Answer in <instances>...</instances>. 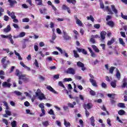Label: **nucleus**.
Masks as SVG:
<instances>
[{
    "label": "nucleus",
    "instance_id": "obj_1",
    "mask_svg": "<svg viewBox=\"0 0 127 127\" xmlns=\"http://www.w3.org/2000/svg\"><path fill=\"white\" fill-rule=\"evenodd\" d=\"M16 76L19 77V80H23L24 82H28L29 79L26 77V75L22 74V72L19 71L18 69L16 70L15 72Z\"/></svg>",
    "mask_w": 127,
    "mask_h": 127
},
{
    "label": "nucleus",
    "instance_id": "obj_2",
    "mask_svg": "<svg viewBox=\"0 0 127 127\" xmlns=\"http://www.w3.org/2000/svg\"><path fill=\"white\" fill-rule=\"evenodd\" d=\"M3 104H4V107H5V114L3 115V118H8V116H11V112L9 111V107H8V104H7V102L4 101L3 102Z\"/></svg>",
    "mask_w": 127,
    "mask_h": 127
},
{
    "label": "nucleus",
    "instance_id": "obj_3",
    "mask_svg": "<svg viewBox=\"0 0 127 127\" xmlns=\"http://www.w3.org/2000/svg\"><path fill=\"white\" fill-rule=\"evenodd\" d=\"M36 96L38 97V99L40 100V101H42V100H46V97L44 94L42 93L41 90L40 89H38L36 92Z\"/></svg>",
    "mask_w": 127,
    "mask_h": 127
},
{
    "label": "nucleus",
    "instance_id": "obj_4",
    "mask_svg": "<svg viewBox=\"0 0 127 127\" xmlns=\"http://www.w3.org/2000/svg\"><path fill=\"white\" fill-rule=\"evenodd\" d=\"M7 57H4L1 60V63L2 64V66L4 69H6V67H7V65H9L10 62L8 60H6Z\"/></svg>",
    "mask_w": 127,
    "mask_h": 127
},
{
    "label": "nucleus",
    "instance_id": "obj_5",
    "mask_svg": "<svg viewBox=\"0 0 127 127\" xmlns=\"http://www.w3.org/2000/svg\"><path fill=\"white\" fill-rule=\"evenodd\" d=\"M67 74H71V75H75L76 74V70L73 67H69L66 71Z\"/></svg>",
    "mask_w": 127,
    "mask_h": 127
},
{
    "label": "nucleus",
    "instance_id": "obj_6",
    "mask_svg": "<svg viewBox=\"0 0 127 127\" xmlns=\"http://www.w3.org/2000/svg\"><path fill=\"white\" fill-rule=\"evenodd\" d=\"M77 66L79 68H81L82 71H85L86 70V67H85V65L83 63L81 62H77Z\"/></svg>",
    "mask_w": 127,
    "mask_h": 127
},
{
    "label": "nucleus",
    "instance_id": "obj_7",
    "mask_svg": "<svg viewBox=\"0 0 127 127\" xmlns=\"http://www.w3.org/2000/svg\"><path fill=\"white\" fill-rule=\"evenodd\" d=\"M107 35V32L104 31H102L100 33L101 41L103 42L104 40L106 39V36Z\"/></svg>",
    "mask_w": 127,
    "mask_h": 127
},
{
    "label": "nucleus",
    "instance_id": "obj_8",
    "mask_svg": "<svg viewBox=\"0 0 127 127\" xmlns=\"http://www.w3.org/2000/svg\"><path fill=\"white\" fill-rule=\"evenodd\" d=\"M76 50L79 52V53H82V54H84V55H87L88 54V52H87V51L84 49H80L78 47L76 48Z\"/></svg>",
    "mask_w": 127,
    "mask_h": 127
},
{
    "label": "nucleus",
    "instance_id": "obj_9",
    "mask_svg": "<svg viewBox=\"0 0 127 127\" xmlns=\"http://www.w3.org/2000/svg\"><path fill=\"white\" fill-rule=\"evenodd\" d=\"M74 17L76 20V24H78V25H79V26H82V25H83V23H82V21L81 20H80V19H79V18H78L77 15H74Z\"/></svg>",
    "mask_w": 127,
    "mask_h": 127
},
{
    "label": "nucleus",
    "instance_id": "obj_10",
    "mask_svg": "<svg viewBox=\"0 0 127 127\" xmlns=\"http://www.w3.org/2000/svg\"><path fill=\"white\" fill-rule=\"evenodd\" d=\"M47 90H49L50 92H52V93H53L54 94H56L57 95H58V92H57L51 86L48 85L47 86Z\"/></svg>",
    "mask_w": 127,
    "mask_h": 127
},
{
    "label": "nucleus",
    "instance_id": "obj_11",
    "mask_svg": "<svg viewBox=\"0 0 127 127\" xmlns=\"http://www.w3.org/2000/svg\"><path fill=\"white\" fill-rule=\"evenodd\" d=\"M7 13L9 16H10L12 19H13V18H16V16H15L14 12H12L11 13H10V11H9V10H7Z\"/></svg>",
    "mask_w": 127,
    "mask_h": 127
},
{
    "label": "nucleus",
    "instance_id": "obj_12",
    "mask_svg": "<svg viewBox=\"0 0 127 127\" xmlns=\"http://www.w3.org/2000/svg\"><path fill=\"white\" fill-rule=\"evenodd\" d=\"M8 1L9 3V5L11 6V7L17 3V1L15 0H8Z\"/></svg>",
    "mask_w": 127,
    "mask_h": 127
},
{
    "label": "nucleus",
    "instance_id": "obj_13",
    "mask_svg": "<svg viewBox=\"0 0 127 127\" xmlns=\"http://www.w3.org/2000/svg\"><path fill=\"white\" fill-rule=\"evenodd\" d=\"M11 30V27H10V25H8L6 28L3 29V31L5 33H7L8 32H9Z\"/></svg>",
    "mask_w": 127,
    "mask_h": 127
},
{
    "label": "nucleus",
    "instance_id": "obj_14",
    "mask_svg": "<svg viewBox=\"0 0 127 127\" xmlns=\"http://www.w3.org/2000/svg\"><path fill=\"white\" fill-rule=\"evenodd\" d=\"M64 36L63 38L65 40H69V39H71V37L68 35L66 32H64Z\"/></svg>",
    "mask_w": 127,
    "mask_h": 127
},
{
    "label": "nucleus",
    "instance_id": "obj_15",
    "mask_svg": "<svg viewBox=\"0 0 127 127\" xmlns=\"http://www.w3.org/2000/svg\"><path fill=\"white\" fill-rule=\"evenodd\" d=\"M11 86V84L8 83L6 81H4L2 83V87H5L6 88H10Z\"/></svg>",
    "mask_w": 127,
    "mask_h": 127
},
{
    "label": "nucleus",
    "instance_id": "obj_16",
    "mask_svg": "<svg viewBox=\"0 0 127 127\" xmlns=\"http://www.w3.org/2000/svg\"><path fill=\"white\" fill-rule=\"evenodd\" d=\"M116 41V39L114 37H112L110 41H108L107 42V45L110 46V45H112L114 42Z\"/></svg>",
    "mask_w": 127,
    "mask_h": 127
},
{
    "label": "nucleus",
    "instance_id": "obj_17",
    "mask_svg": "<svg viewBox=\"0 0 127 127\" xmlns=\"http://www.w3.org/2000/svg\"><path fill=\"white\" fill-rule=\"evenodd\" d=\"M89 81L90 83H91L92 86H93L94 87H97L98 85H97V82H96V80L95 79L90 78Z\"/></svg>",
    "mask_w": 127,
    "mask_h": 127
},
{
    "label": "nucleus",
    "instance_id": "obj_18",
    "mask_svg": "<svg viewBox=\"0 0 127 127\" xmlns=\"http://www.w3.org/2000/svg\"><path fill=\"white\" fill-rule=\"evenodd\" d=\"M73 56L75 58H79L80 57V55L78 54V52L76 50H73L72 51Z\"/></svg>",
    "mask_w": 127,
    "mask_h": 127
},
{
    "label": "nucleus",
    "instance_id": "obj_19",
    "mask_svg": "<svg viewBox=\"0 0 127 127\" xmlns=\"http://www.w3.org/2000/svg\"><path fill=\"white\" fill-rule=\"evenodd\" d=\"M87 90L89 92L90 95L91 96H96V92L94 90L91 89L90 88H88Z\"/></svg>",
    "mask_w": 127,
    "mask_h": 127
},
{
    "label": "nucleus",
    "instance_id": "obj_20",
    "mask_svg": "<svg viewBox=\"0 0 127 127\" xmlns=\"http://www.w3.org/2000/svg\"><path fill=\"white\" fill-rule=\"evenodd\" d=\"M120 44L122 45L124 47H126V43L124 41V40L122 38H119Z\"/></svg>",
    "mask_w": 127,
    "mask_h": 127
},
{
    "label": "nucleus",
    "instance_id": "obj_21",
    "mask_svg": "<svg viewBox=\"0 0 127 127\" xmlns=\"http://www.w3.org/2000/svg\"><path fill=\"white\" fill-rule=\"evenodd\" d=\"M111 8L115 14H118V9L116 8L115 5H111Z\"/></svg>",
    "mask_w": 127,
    "mask_h": 127
},
{
    "label": "nucleus",
    "instance_id": "obj_22",
    "mask_svg": "<svg viewBox=\"0 0 127 127\" xmlns=\"http://www.w3.org/2000/svg\"><path fill=\"white\" fill-rule=\"evenodd\" d=\"M107 25L111 27H114L115 26V23L113 21H109L107 22Z\"/></svg>",
    "mask_w": 127,
    "mask_h": 127
},
{
    "label": "nucleus",
    "instance_id": "obj_23",
    "mask_svg": "<svg viewBox=\"0 0 127 127\" xmlns=\"http://www.w3.org/2000/svg\"><path fill=\"white\" fill-rule=\"evenodd\" d=\"M39 11L41 14H45L46 13V11H47V9L45 7L43 8V9L40 8L39 9Z\"/></svg>",
    "mask_w": 127,
    "mask_h": 127
},
{
    "label": "nucleus",
    "instance_id": "obj_24",
    "mask_svg": "<svg viewBox=\"0 0 127 127\" xmlns=\"http://www.w3.org/2000/svg\"><path fill=\"white\" fill-rule=\"evenodd\" d=\"M92 48L94 50L95 52H97V53H99L100 52V50L98 49V47L95 45L91 46Z\"/></svg>",
    "mask_w": 127,
    "mask_h": 127
},
{
    "label": "nucleus",
    "instance_id": "obj_25",
    "mask_svg": "<svg viewBox=\"0 0 127 127\" xmlns=\"http://www.w3.org/2000/svg\"><path fill=\"white\" fill-rule=\"evenodd\" d=\"M35 1L37 5H43L42 0H35Z\"/></svg>",
    "mask_w": 127,
    "mask_h": 127
},
{
    "label": "nucleus",
    "instance_id": "obj_26",
    "mask_svg": "<svg viewBox=\"0 0 127 127\" xmlns=\"http://www.w3.org/2000/svg\"><path fill=\"white\" fill-rule=\"evenodd\" d=\"M111 86L112 88H116V87H117V80L111 81Z\"/></svg>",
    "mask_w": 127,
    "mask_h": 127
},
{
    "label": "nucleus",
    "instance_id": "obj_27",
    "mask_svg": "<svg viewBox=\"0 0 127 127\" xmlns=\"http://www.w3.org/2000/svg\"><path fill=\"white\" fill-rule=\"evenodd\" d=\"M116 78H117V79L118 80H120L121 79V73L120 72V71L117 69L116 71Z\"/></svg>",
    "mask_w": 127,
    "mask_h": 127
},
{
    "label": "nucleus",
    "instance_id": "obj_28",
    "mask_svg": "<svg viewBox=\"0 0 127 127\" xmlns=\"http://www.w3.org/2000/svg\"><path fill=\"white\" fill-rule=\"evenodd\" d=\"M91 121V125L93 127H95V118L94 117H92L90 118Z\"/></svg>",
    "mask_w": 127,
    "mask_h": 127
},
{
    "label": "nucleus",
    "instance_id": "obj_29",
    "mask_svg": "<svg viewBox=\"0 0 127 127\" xmlns=\"http://www.w3.org/2000/svg\"><path fill=\"white\" fill-rule=\"evenodd\" d=\"M105 9L108 11V14H114V12H112V10L110 9L109 6H107L105 7Z\"/></svg>",
    "mask_w": 127,
    "mask_h": 127
},
{
    "label": "nucleus",
    "instance_id": "obj_30",
    "mask_svg": "<svg viewBox=\"0 0 127 127\" xmlns=\"http://www.w3.org/2000/svg\"><path fill=\"white\" fill-rule=\"evenodd\" d=\"M68 107H69V108H74V106H76V102H73V104L71 103H68L67 104Z\"/></svg>",
    "mask_w": 127,
    "mask_h": 127
},
{
    "label": "nucleus",
    "instance_id": "obj_31",
    "mask_svg": "<svg viewBox=\"0 0 127 127\" xmlns=\"http://www.w3.org/2000/svg\"><path fill=\"white\" fill-rule=\"evenodd\" d=\"M118 114L120 116H124V115H126V111H125L124 110H121L119 111Z\"/></svg>",
    "mask_w": 127,
    "mask_h": 127
},
{
    "label": "nucleus",
    "instance_id": "obj_32",
    "mask_svg": "<svg viewBox=\"0 0 127 127\" xmlns=\"http://www.w3.org/2000/svg\"><path fill=\"white\" fill-rule=\"evenodd\" d=\"M85 106L88 110H90V109H91V108L93 107V104L92 103H88Z\"/></svg>",
    "mask_w": 127,
    "mask_h": 127
},
{
    "label": "nucleus",
    "instance_id": "obj_33",
    "mask_svg": "<svg viewBox=\"0 0 127 127\" xmlns=\"http://www.w3.org/2000/svg\"><path fill=\"white\" fill-rule=\"evenodd\" d=\"M116 69V67L115 66H111L109 69V73L110 74H113L114 73V70Z\"/></svg>",
    "mask_w": 127,
    "mask_h": 127
},
{
    "label": "nucleus",
    "instance_id": "obj_34",
    "mask_svg": "<svg viewBox=\"0 0 127 127\" xmlns=\"http://www.w3.org/2000/svg\"><path fill=\"white\" fill-rule=\"evenodd\" d=\"M118 106L119 108H126V106L125 105V103H119L118 105Z\"/></svg>",
    "mask_w": 127,
    "mask_h": 127
},
{
    "label": "nucleus",
    "instance_id": "obj_35",
    "mask_svg": "<svg viewBox=\"0 0 127 127\" xmlns=\"http://www.w3.org/2000/svg\"><path fill=\"white\" fill-rule=\"evenodd\" d=\"M64 125L65 127H70V123L67 122L66 121V119H64Z\"/></svg>",
    "mask_w": 127,
    "mask_h": 127
},
{
    "label": "nucleus",
    "instance_id": "obj_36",
    "mask_svg": "<svg viewBox=\"0 0 127 127\" xmlns=\"http://www.w3.org/2000/svg\"><path fill=\"white\" fill-rule=\"evenodd\" d=\"M25 32H22L21 33H20V34L18 35H19V37L20 38H21L22 37H24V36H25Z\"/></svg>",
    "mask_w": 127,
    "mask_h": 127
},
{
    "label": "nucleus",
    "instance_id": "obj_37",
    "mask_svg": "<svg viewBox=\"0 0 127 127\" xmlns=\"http://www.w3.org/2000/svg\"><path fill=\"white\" fill-rule=\"evenodd\" d=\"M66 1L68 2V3H72V4L76 3V0H66Z\"/></svg>",
    "mask_w": 127,
    "mask_h": 127
},
{
    "label": "nucleus",
    "instance_id": "obj_38",
    "mask_svg": "<svg viewBox=\"0 0 127 127\" xmlns=\"http://www.w3.org/2000/svg\"><path fill=\"white\" fill-rule=\"evenodd\" d=\"M42 125L44 127H48L49 126V122L48 121H45L42 122Z\"/></svg>",
    "mask_w": 127,
    "mask_h": 127
},
{
    "label": "nucleus",
    "instance_id": "obj_39",
    "mask_svg": "<svg viewBox=\"0 0 127 127\" xmlns=\"http://www.w3.org/2000/svg\"><path fill=\"white\" fill-rule=\"evenodd\" d=\"M86 18L87 20H90V19L91 21L94 22V17H93V16L92 15H90V16H87Z\"/></svg>",
    "mask_w": 127,
    "mask_h": 127
},
{
    "label": "nucleus",
    "instance_id": "obj_40",
    "mask_svg": "<svg viewBox=\"0 0 127 127\" xmlns=\"http://www.w3.org/2000/svg\"><path fill=\"white\" fill-rule=\"evenodd\" d=\"M42 113L40 115V117H44L45 116V110L44 109H41Z\"/></svg>",
    "mask_w": 127,
    "mask_h": 127
},
{
    "label": "nucleus",
    "instance_id": "obj_41",
    "mask_svg": "<svg viewBox=\"0 0 127 127\" xmlns=\"http://www.w3.org/2000/svg\"><path fill=\"white\" fill-rule=\"evenodd\" d=\"M14 94H15L17 96H21L22 94L21 92L18 91H14L13 92Z\"/></svg>",
    "mask_w": 127,
    "mask_h": 127
},
{
    "label": "nucleus",
    "instance_id": "obj_42",
    "mask_svg": "<svg viewBox=\"0 0 127 127\" xmlns=\"http://www.w3.org/2000/svg\"><path fill=\"white\" fill-rule=\"evenodd\" d=\"M72 80V78H65L64 79V82H70Z\"/></svg>",
    "mask_w": 127,
    "mask_h": 127
},
{
    "label": "nucleus",
    "instance_id": "obj_43",
    "mask_svg": "<svg viewBox=\"0 0 127 127\" xmlns=\"http://www.w3.org/2000/svg\"><path fill=\"white\" fill-rule=\"evenodd\" d=\"M8 39L10 40L11 44H14V41H13V40L12 39V36H11V35L10 36V37H9Z\"/></svg>",
    "mask_w": 127,
    "mask_h": 127
},
{
    "label": "nucleus",
    "instance_id": "obj_44",
    "mask_svg": "<svg viewBox=\"0 0 127 127\" xmlns=\"http://www.w3.org/2000/svg\"><path fill=\"white\" fill-rule=\"evenodd\" d=\"M11 34L7 35H1V37L2 38H9Z\"/></svg>",
    "mask_w": 127,
    "mask_h": 127
},
{
    "label": "nucleus",
    "instance_id": "obj_45",
    "mask_svg": "<svg viewBox=\"0 0 127 127\" xmlns=\"http://www.w3.org/2000/svg\"><path fill=\"white\" fill-rule=\"evenodd\" d=\"M11 125L12 127H16V121H13L11 123Z\"/></svg>",
    "mask_w": 127,
    "mask_h": 127
},
{
    "label": "nucleus",
    "instance_id": "obj_46",
    "mask_svg": "<svg viewBox=\"0 0 127 127\" xmlns=\"http://www.w3.org/2000/svg\"><path fill=\"white\" fill-rule=\"evenodd\" d=\"M101 87L104 89H107V84L105 82H102L101 84Z\"/></svg>",
    "mask_w": 127,
    "mask_h": 127
},
{
    "label": "nucleus",
    "instance_id": "obj_47",
    "mask_svg": "<svg viewBox=\"0 0 127 127\" xmlns=\"http://www.w3.org/2000/svg\"><path fill=\"white\" fill-rule=\"evenodd\" d=\"M49 115H52L53 116H55V114H54V111L52 109H50L48 112Z\"/></svg>",
    "mask_w": 127,
    "mask_h": 127
},
{
    "label": "nucleus",
    "instance_id": "obj_48",
    "mask_svg": "<svg viewBox=\"0 0 127 127\" xmlns=\"http://www.w3.org/2000/svg\"><path fill=\"white\" fill-rule=\"evenodd\" d=\"M75 79L76 80H81L82 79V76H78L77 75H74Z\"/></svg>",
    "mask_w": 127,
    "mask_h": 127
},
{
    "label": "nucleus",
    "instance_id": "obj_49",
    "mask_svg": "<svg viewBox=\"0 0 127 127\" xmlns=\"http://www.w3.org/2000/svg\"><path fill=\"white\" fill-rule=\"evenodd\" d=\"M2 122L6 126H8V121L6 119H2Z\"/></svg>",
    "mask_w": 127,
    "mask_h": 127
},
{
    "label": "nucleus",
    "instance_id": "obj_50",
    "mask_svg": "<svg viewBox=\"0 0 127 127\" xmlns=\"http://www.w3.org/2000/svg\"><path fill=\"white\" fill-rule=\"evenodd\" d=\"M22 22H29V18H25L22 19Z\"/></svg>",
    "mask_w": 127,
    "mask_h": 127
},
{
    "label": "nucleus",
    "instance_id": "obj_51",
    "mask_svg": "<svg viewBox=\"0 0 127 127\" xmlns=\"http://www.w3.org/2000/svg\"><path fill=\"white\" fill-rule=\"evenodd\" d=\"M90 42L93 44H95V43H96V40H95V39L92 37L90 39Z\"/></svg>",
    "mask_w": 127,
    "mask_h": 127
},
{
    "label": "nucleus",
    "instance_id": "obj_52",
    "mask_svg": "<svg viewBox=\"0 0 127 127\" xmlns=\"http://www.w3.org/2000/svg\"><path fill=\"white\" fill-rule=\"evenodd\" d=\"M100 8H102V9H104V8H105V5L104 4V3H103V2H100Z\"/></svg>",
    "mask_w": 127,
    "mask_h": 127
},
{
    "label": "nucleus",
    "instance_id": "obj_53",
    "mask_svg": "<svg viewBox=\"0 0 127 127\" xmlns=\"http://www.w3.org/2000/svg\"><path fill=\"white\" fill-rule=\"evenodd\" d=\"M121 17H122L123 19H126V20H127V16L124 15L123 12H121Z\"/></svg>",
    "mask_w": 127,
    "mask_h": 127
},
{
    "label": "nucleus",
    "instance_id": "obj_54",
    "mask_svg": "<svg viewBox=\"0 0 127 127\" xmlns=\"http://www.w3.org/2000/svg\"><path fill=\"white\" fill-rule=\"evenodd\" d=\"M39 108H41V110L42 109H44V103H41L39 105Z\"/></svg>",
    "mask_w": 127,
    "mask_h": 127
},
{
    "label": "nucleus",
    "instance_id": "obj_55",
    "mask_svg": "<svg viewBox=\"0 0 127 127\" xmlns=\"http://www.w3.org/2000/svg\"><path fill=\"white\" fill-rule=\"evenodd\" d=\"M107 123L108 125H109V127H112V124H111V119H110V118L107 119Z\"/></svg>",
    "mask_w": 127,
    "mask_h": 127
},
{
    "label": "nucleus",
    "instance_id": "obj_56",
    "mask_svg": "<svg viewBox=\"0 0 127 127\" xmlns=\"http://www.w3.org/2000/svg\"><path fill=\"white\" fill-rule=\"evenodd\" d=\"M9 20V17L6 15L4 16V20L5 21H8Z\"/></svg>",
    "mask_w": 127,
    "mask_h": 127
},
{
    "label": "nucleus",
    "instance_id": "obj_57",
    "mask_svg": "<svg viewBox=\"0 0 127 127\" xmlns=\"http://www.w3.org/2000/svg\"><path fill=\"white\" fill-rule=\"evenodd\" d=\"M67 8H68V7L65 4L63 5L62 7V8L63 10H66Z\"/></svg>",
    "mask_w": 127,
    "mask_h": 127
},
{
    "label": "nucleus",
    "instance_id": "obj_58",
    "mask_svg": "<svg viewBox=\"0 0 127 127\" xmlns=\"http://www.w3.org/2000/svg\"><path fill=\"white\" fill-rule=\"evenodd\" d=\"M34 64L35 65L36 67H37V68L39 67V65L38 64V62L37 61V60H35Z\"/></svg>",
    "mask_w": 127,
    "mask_h": 127
},
{
    "label": "nucleus",
    "instance_id": "obj_59",
    "mask_svg": "<svg viewBox=\"0 0 127 127\" xmlns=\"http://www.w3.org/2000/svg\"><path fill=\"white\" fill-rule=\"evenodd\" d=\"M122 88H127V82H123V85H121Z\"/></svg>",
    "mask_w": 127,
    "mask_h": 127
},
{
    "label": "nucleus",
    "instance_id": "obj_60",
    "mask_svg": "<svg viewBox=\"0 0 127 127\" xmlns=\"http://www.w3.org/2000/svg\"><path fill=\"white\" fill-rule=\"evenodd\" d=\"M59 85H60V87H62L63 88H65V86H64V84H63V82H62V81L59 82Z\"/></svg>",
    "mask_w": 127,
    "mask_h": 127
},
{
    "label": "nucleus",
    "instance_id": "obj_61",
    "mask_svg": "<svg viewBox=\"0 0 127 127\" xmlns=\"http://www.w3.org/2000/svg\"><path fill=\"white\" fill-rule=\"evenodd\" d=\"M100 27H101V25H100V24H96L94 25V27H95V28H97V29H99V28H100Z\"/></svg>",
    "mask_w": 127,
    "mask_h": 127
},
{
    "label": "nucleus",
    "instance_id": "obj_62",
    "mask_svg": "<svg viewBox=\"0 0 127 127\" xmlns=\"http://www.w3.org/2000/svg\"><path fill=\"white\" fill-rule=\"evenodd\" d=\"M120 34H121V36H122L123 37H124L125 38L126 33L125 32H123V31L120 32Z\"/></svg>",
    "mask_w": 127,
    "mask_h": 127
},
{
    "label": "nucleus",
    "instance_id": "obj_63",
    "mask_svg": "<svg viewBox=\"0 0 127 127\" xmlns=\"http://www.w3.org/2000/svg\"><path fill=\"white\" fill-rule=\"evenodd\" d=\"M91 37L93 39L95 38H100V36L98 35H91Z\"/></svg>",
    "mask_w": 127,
    "mask_h": 127
},
{
    "label": "nucleus",
    "instance_id": "obj_64",
    "mask_svg": "<svg viewBox=\"0 0 127 127\" xmlns=\"http://www.w3.org/2000/svg\"><path fill=\"white\" fill-rule=\"evenodd\" d=\"M52 39V40H55V39H56V34H55V33H53Z\"/></svg>",
    "mask_w": 127,
    "mask_h": 127
}]
</instances>
